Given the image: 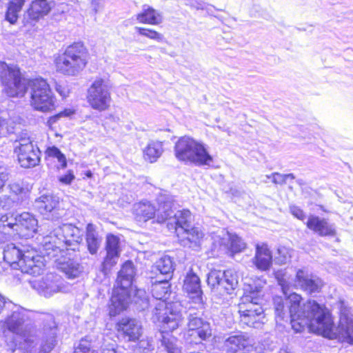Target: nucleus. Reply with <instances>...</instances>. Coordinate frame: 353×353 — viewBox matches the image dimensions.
Returning <instances> with one entry per match:
<instances>
[{"label":"nucleus","instance_id":"f257e3e1","mask_svg":"<svg viewBox=\"0 0 353 353\" xmlns=\"http://www.w3.org/2000/svg\"><path fill=\"white\" fill-rule=\"evenodd\" d=\"M275 277L285 295L274 298L276 320L290 319L292 329L301 332L305 329L322 335L329 339H338L341 342L353 344V314L351 308L343 301L337 303L339 310V323L334 327L331 314L327 309L314 300L302 303V296L295 292L288 294L290 283L283 270L275 272Z\"/></svg>","mask_w":353,"mask_h":353},{"label":"nucleus","instance_id":"f03ea898","mask_svg":"<svg viewBox=\"0 0 353 353\" xmlns=\"http://www.w3.org/2000/svg\"><path fill=\"white\" fill-rule=\"evenodd\" d=\"M0 81L3 91L10 97H22L30 88V105L36 110L49 112L54 109L55 101L49 84L43 79L29 81L23 77L14 65L0 62Z\"/></svg>","mask_w":353,"mask_h":353},{"label":"nucleus","instance_id":"7ed1b4c3","mask_svg":"<svg viewBox=\"0 0 353 353\" xmlns=\"http://www.w3.org/2000/svg\"><path fill=\"white\" fill-rule=\"evenodd\" d=\"M28 317L23 309H17L5 320L3 327L10 332L21 336L28 347H33L38 339L41 343L39 353H49L56 345L57 326L55 322L50 319L48 325H45L42 330L38 331L31 325H25Z\"/></svg>","mask_w":353,"mask_h":353},{"label":"nucleus","instance_id":"20e7f679","mask_svg":"<svg viewBox=\"0 0 353 353\" xmlns=\"http://www.w3.org/2000/svg\"><path fill=\"white\" fill-rule=\"evenodd\" d=\"M266 281L259 278L253 284H248L238 305V312L241 323L255 328L261 327L265 322L264 310L261 306L263 297V288Z\"/></svg>","mask_w":353,"mask_h":353},{"label":"nucleus","instance_id":"39448f33","mask_svg":"<svg viewBox=\"0 0 353 353\" xmlns=\"http://www.w3.org/2000/svg\"><path fill=\"white\" fill-rule=\"evenodd\" d=\"M83 231L72 224H63L43 237L41 253L49 258H57L64 252L63 246L76 247L82 241Z\"/></svg>","mask_w":353,"mask_h":353},{"label":"nucleus","instance_id":"423d86ee","mask_svg":"<svg viewBox=\"0 0 353 353\" xmlns=\"http://www.w3.org/2000/svg\"><path fill=\"white\" fill-rule=\"evenodd\" d=\"M176 159L185 164L210 165L213 162L207 145L202 141L190 136L180 137L174 148Z\"/></svg>","mask_w":353,"mask_h":353},{"label":"nucleus","instance_id":"0eeeda50","mask_svg":"<svg viewBox=\"0 0 353 353\" xmlns=\"http://www.w3.org/2000/svg\"><path fill=\"white\" fill-rule=\"evenodd\" d=\"M136 270L132 261H126L118 273L117 286L113 289L110 305V315L116 316L125 310L130 301L129 288L132 284Z\"/></svg>","mask_w":353,"mask_h":353},{"label":"nucleus","instance_id":"6e6552de","mask_svg":"<svg viewBox=\"0 0 353 353\" xmlns=\"http://www.w3.org/2000/svg\"><path fill=\"white\" fill-rule=\"evenodd\" d=\"M158 208L148 201H142L137 203L133 206V214L135 219L139 222H146L150 219L157 217L159 223H163L171 219L172 208L174 205V199L167 191H161L157 197Z\"/></svg>","mask_w":353,"mask_h":353},{"label":"nucleus","instance_id":"1a4fd4ad","mask_svg":"<svg viewBox=\"0 0 353 353\" xmlns=\"http://www.w3.org/2000/svg\"><path fill=\"white\" fill-rule=\"evenodd\" d=\"M89 58L88 50L80 42L66 48L56 59L58 72L68 76H77L85 68Z\"/></svg>","mask_w":353,"mask_h":353},{"label":"nucleus","instance_id":"9d476101","mask_svg":"<svg viewBox=\"0 0 353 353\" xmlns=\"http://www.w3.org/2000/svg\"><path fill=\"white\" fill-rule=\"evenodd\" d=\"M152 319L154 323H159L162 333H166L177 329L183 318L176 304L159 301L152 311Z\"/></svg>","mask_w":353,"mask_h":353},{"label":"nucleus","instance_id":"9b49d317","mask_svg":"<svg viewBox=\"0 0 353 353\" xmlns=\"http://www.w3.org/2000/svg\"><path fill=\"white\" fill-rule=\"evenodd\" d=\"M111 86L108 81L96 79L88 90V102L94 110L103 112L108 110L111 103Z\"/></svg>","mask_w":353,"mask_h":353},{"label":"nucleus","instance_id":"f8f14e48","mask_svg":"<svg viewBox=\"0 0 353 353\" xmlns=\"http://www.w3.org/2000/svg\"><path fill=\"white\" fill-rule=\"evenodd\" d=\"M207 281L213 290L216 289L231 294L238 286L239 276L237 272L232 269L223 272L213 270L209 272Z\"/></svg>","mask_w":353,"mask_h":353},{"label":"nucleus","instance_id":"ddd939ff","mask_svg":"<svg viewBox=\"0 0 353 353\" xmlns=\"http://www.w3.org/2000/svg\"><path fill=\"white\" fill-rule=\"evenodd\" d=\"M14 153L21 166L25 168L34 167L40 161V151L29 137H21L15 141Z\"/></svg>","mask_w":353,"mask_h":353},{"label":"nucleus","instance_id":"4468645a","mask_svg":"<svg viewBox=\"0 0 353 353\" xmlns=\"http://www.w3.org/2000/svg\"><path fill=\"white\" fill-rule=\"evenodd\" d=\"M187 335L194 339L198 337L200 340H205L211 336L210 324L204 321L192 307L189 308ZM192 341L198 343L196 340Z\"/></svg>","mask_w":353,"mask_h":353},{"label":"nucleus","instance_id":"2eb2a0df","mask_svg":"<svg viewBox=\"0 0 353 353\" xmlns=\"http://www.w3.org/2000/svg\"><path fill=\"white\" fill-rule=\"evenodd\" d=\"M253 349L252 340L244 333L228 336L223 342V353H250Z\"/></svg>","mask_w":353,"mask_h":353},{"label":"nucleus","instance_id":"dca6fc26","mask_svg":"<svg viewBox=\"0 0 353 353\" xmlns=\"http://www.w3.org/2000/svg\"><path fill=\"white\" fill-rule=\"evenodd\" d=\"M119 334L126 341L136 342L143 334L141 323L136 319L124 317L116 325Z\"/></svg>","mask_w":353,"mask_h":353},{"label":"nucleus","instance_id":"f3484780","mask_svg":"<svg viewBox=\"0 0 353 353\" xmlns=\"http://www.w3.org/2000/svg\"><path fill=\"white\" fill-rule=\"evenodd\" d=\"M32 287L39 294L46 297H50L62 290V280L60 276L50 273L41 279L34 280L32 282Z\"/></svg>","mask_w":353,"mask_h":353},{"label":"nucleus","instance_id":"a211bd4d","mask_svg":"<svg viewBox=\"0 0 353 353\" xmlns=\"http://www.w3.org/2000/svg\"><path fill=\"white\" fill-rule=\"evenodd\" d=\"M294 285L307 293L312 294L321 290L323 282L317 276L309 274L305 270L299 269L296 272Z\"/></svg>","mask_w":353,"mask_h":353},{"label":"nucleus","instance_id":"6ab92c4d","mask_svg":"<svg viewBox=\"0 0 353 353\" xmlns=\"http://www.w3.org/2000/svg\"><path fill=\"white\" fill-rule=\"evenodd\" d=\"M106 256L102 263L103 271L105 274L118 261L120 256L121 248L119 239L113 234H109L106 238Z\"/></svg>","mask_w":353,"mask_h":353},{"label":"nucleus","instance_id":"aec40b11","mask_svg":"<svg viewBox=\"0 0 353 353\" xmlns=\"http://www.w3.org/2000/svg\"><path fill=\"white\" fill-rule=\"evenodd\" d=\"M17 234L23 237L32 236L37 232L38 221L30 213L23 212L19 214Z\"/></svg>","mask_w":353,"mask_h":353},{"label":"nucleus","instance_id":"412c9836","mask_svg":"<svg viewBox=\"0 0 353 353\" xmlns=\"http://www.w3.org/2000/svg\"><path fill=\"white\" fill-rule=\"evenodd\" d=\"M252 261L256 268L261 271H267L270 268L272 263V255L266 244L256 245Z\"/></svg>","mask_w":353,"mask_h":353},{"label":"nucleus","instance_id":"4be33fe9","mask_svg":"<svg viewBox=\"0 0 353 353\" xmlns=\"http://www.w3.org/2000/svg\"><path fill=\"white\" fill-rule=\"evenodd\" d=\"M307 227L320 236H334L335 228L325 219L311 215L306 223Z\"/></svg>","mask_w":353,"mask_h":353},{"label":"nucleus","instance_id":"5701e85b","mask_svg":"<svg viewBox=\"0 0 353 353\" xmlns=\"http://www.w3.org/2000/svg\"><path fill=\"white\" fill-rule=\"evenodd\" d=\"M64 253L65 252L59 254L61 257L56 259L57 268L63 272L69 279H74L79 276L82 271L80 264L74 259L65 257L63 255Z\"/></svg>","mask_w":353,"mask_h":353},{"label":"nucleus","instance_id":"b1692460","mask_svg":"<svg viewBox=\"0 0 353 353\" xmlns=\"http://www.w3.org/2000/svg\"><path fill=\"white\" fill-rule=\"evenodd\" d=\"M50 10V7L46 0H35L25 15V20L27 23H31V21H36L40 17L47 14Z\"/></svg>","mask_w":353,"mask_h":353},{"label":"nucleus","instance_id":"393cba45","mask_svg":"<svg viewBox=\"0 0 353 353\" xmlns=\"http://www.w3.org/2000/svg\"><path fill=\"white\" fill-rule=\"evenodd\" d=\"M19 214L16 212L0 213V231L9 234H17Z\"/></svg>","mask_w":353,"mask_h":353},{"label":"nucleus","instance_id":"a878e982","mask_svg":"<svg viewBox=\"0 0 353 353\" xmlns=\"http://www.w3.org/2000/svg\"><path fill=\"white\" fill-rule=\"evenodd\" d=\"M136 19L141 23L159 25L163 21L161 14L148 5H143L141 12L136 16Z\"/></svg>","mask_w":353,"mask_h":353},{"label":"nucleus","instance_id":"bb28decb","mask_svg":"<svg viewBox=\"0 0 353 353\" xmlns=\"http://www.w3.org/2000/svg\"><path fill=\"white\" fill-rule=\"evenodd\" d=\"M183 288L187 292L196 294V301L199 303L200 307L202 308L203 301L201 296L200 279L199 276L192 271L188 272L185 276Z\"/></svg>","mask_w":353,"mask_h":353},{"label":"nucleus","instance_id":"cd10ccee","mask_svg":"<svg viewBox=\"0 0 353 353\" xmlns=\"http://www.w3.org/2000/svg\"><path fill=\"white\" fill-rule=\"evenodd\" d=\"M183 246L196 248L199 246L200 240L203 237V233L197 228H187L181 232L178 236Z\"/></svg>","mask_w":353,"mask_h":353},{"label":"nucleus","instance_id":"c85d7f7f","mask_svg":"<svg viewBox=\"0 0 353 353\" xmlns=\"http://www.w3.org/2000/svg\"><path fill=\"white\" fill-rule=\"evenodd\" d=\"M59 203L57 196L50 194H43L35 200L34 206L44 216L54 210Z\"/></svg>","mask_w":353,"mask_h":353},{"label":"nucleus","instance_id":"c756f323","mask_svg":"<svg viewBox=\"0 0 353 353\" xmlns=\"http://www.w3.org/2000/svg\"><path fill=\"white\" fill-rule=\"evenodd\" d=\"M41 257L36 254L34 250H23L22 256L20 261V268H24L25 271L30 274L35 273L40 266L37 263L40 261Z\"/></svg>","mask_w":353,"mask_h":353},{"label":"nucleus","instance_id":"7c9ffc66","mask_svg":"<svg viewBox=\"0 0 353 353\" xmlns=\"http://www.w3.org/2000/svg\"><path fill=\"white\" fill-rule=\"evenodd\" d=\"M221 244L224 245L232 253L240 252L246 247L245 243L240 237L229 232L224 234Z\"/></svg>","mask_w":353,"mask_h":353},{"label":"nucleus","instance_id":"2f4dec72","mask_svg":"<svg viewBox=\"0 0 353 353\" xmlns=\"http://www.w3.org/2000/svg\"><path fill=\"white\" fill-rule=\"evenodd\" d=\"M192 220L191 212L188 210L178 211L174 216L173 221L175 223V231L178 236L181 232L187 228H190Z\"/></svg>","mask_w":353,"mask_h":353},{"label":"nucleus","instance_id":"473e14b6","mask_svg":"<svg viewBox=\"0 0 353 353\" xmlns=\"http://www.w3.org/2000/svg\"><path fill=\"white\" fill-rule=\"evenodd\" d=\"M163 152V143L150 141L143 150L144 159L150 163L156 162Z\"/></svg>","mask_w":353,"mask_h":353},{"label":"nucleus","instance_id":"72a5a7b5","mask_svg":"<svg viewBox=\"0 0 353 353\" xmlns=\"http://www.w3.org/2000/svg\"><path fill=\"white\" fill-rule=\"evenodd\" d=\"M101 239L95 231V228L92 223H89L86 228V243L90 254L97 252L101 245Z\"/></svg>","mask_w":353,"mask_h":353},{"label":"nucleus","instance_id":"f704fd0d","mask_svg":"<svg viewBox=\"0 0 353 353\" xmlns=\"http://www.w3.org/2000/svg\"><path fill=\"white\" fill-rule=\"evenodd\" d=\"M170 292V285L167 279L160 281H155L151 288V292L154 298L159 301H165Z\"/></svg>","mask_w":353,"mask_h":353},{"label":"nucleus","instance_id":"c9c22d12","mask_svg":"<svg viewBox=\"0 0 353 353\" xmlns=\"http://www.w3.org/2000/svg\"><path fill=\"white\" fill-rule=\"evenodd\" d=\"M22 251L14 244L7 245L3 251V259L11 265H17L20 268Z\"/></svg>","mask_w":353,"mask_h":353},{"label":"nucleus","instance_id":"e433bc0d","mask_svg":"<svg viewBox=\"0 0 353 353\" xmlns=\"http://www.w3.org/2000/svg\"><path fill=\"white\" fill-rule=\"evenodd\" d=\"M25 0H11L8 6L6 19L11 24H14L18 19L19 13L24 5Z\"/></svg>","mask_w":353,"mask_h":353},{"label":"nucleus","instance_id":"4c0bfd02","mask_svg":"<svg viewBox=\"0 0 353 353\" xmlns=\"http://www.w3.org/2000/svg\"><path fill=\"white\" fill-rule=\"evenodd\" d=\"M154 268L161 274L166 275L168 278H171L174 270V262L170 256L165 255L156 262Z\"/></svg>","mask_w":353,"mask_h":353},{"label":"nucleus","instance_id":"58836bf2","mask_svg":"<svg viewBox=\"0 0 353 353\" xmlns=\"http://www.w3.org/2000/svg\"><path fill=\"white\" fill-rule=\"evenodd\" d=\"M46 154L49 157L56 159L59 163L58 168H65L67 166L65 156L61 150L55 146L50 147L46 150Z\"/></svg>","mask_w":353,"mask_h":353},{"label":"nucleus","instance_id":"ea45409f","mask_svg":"<svg viewBox=\"0 0 353 353\" xmlns=\"http://www.w3.org/2000/svg\"><path fill=\"white\" fill-rule=\"evenodd\" d=\"M176 339L168 334H162L161 345L168 353H180L181 351L176 345Z\"/></svg>","mask_w":353,"mask_h":353},{"label":"nucleus","instance_id":"a19ab883","mask_svg":"<svg viewBox=\"0 0 353 353\" xmlns=\"http://www.w3.org/2000/svg\"><path fill=\"white\" fill-rule=\"evenodd\" d=\"M21 203V199L16 196L11 194L0 196V206L5 210H9L14 206H17Z\"/></svg>","mask_w":353,"mask_h":353},{"label":"nucleus","instance_id":"79ce46f5","mask_svg":"<svg viewBox=\"0 0 353 353\" xmlns=\"http://www.w3.org/2000/svg\"><path fill=\"white\" fill-rule=\"evenodd\" d=\"M136 31L141 36L148 39L161 42L163 41V35L154 30L141 27H135Z\"/></svg>","mask_w":353,"mask_h":353},{"label":"nucleus","instance_id":"37998d69","mask_svg":"<svg viewBox=\"0 0 353 353\" xmlns=\"http://www.w3.org/2000/svg\"><path fill=\"white\" fill-rule=\"evenodd\" d=\"M277 254L278 255L275 257V261L279 264L288 263L292 257L291 250L285 247L279 248Z\"/></svg>","mask_w":353,"mask_h":353},{"label":"nucleus","instance_id":"c03bdc74","mask_svg":"<svg viewBox=\"0 0 353 353\" xmlns=\"http://www.w3.org/2000/svg\"><path fill=\"white\" fill-rule=\"evenodd\" d=\"M10 194L21 199V201L26 198V192L23 188L18 182H13L9 184Z\"/></svg>","mask_w":353,"mask_h":353},{"label":"nucleus","instance_id":"a18cd8bd","mask_svg":"<svg viewBox=\"0 0 353 353\" xmlns=\"http://www.w3.org/2000/svg\"><path fill=\"white\" fill-rule=\"evenodd\" d=\"M74 110L71 109L65 110L63 112H59V114L50 117L47 121V125L49 128H53L54 125L59 121V119L63 117H69L74 114Z\"/></svg>","mask_w":353,"mask_h":353},{"label":"nucleus","instance_id":"49530a36","mask_svg":"<svg viewBox=\"0 0 353 353\" xmlns=\"http://www.w3.org/2000/svg\"><path fill=\"white\" fill-rule=\"evenodd\" d=\"M265 177L272 179L274 184L283 185L286 183L285 174H282L279 172H274L270 175H265Z\"/></svg>","mask_w":353,"mask_h":353},{"label":"nucleus","instance_id":"de8ad7c7","mask_svg":"<svg viewBox=\"0 0 353 353\" xmlns=\"http://www.w3.org/2000/svg\"><path fill=\"white\" fill-rule=\"evenodd\" d=\"M8 180V172L4 167L0 166V191L2 190L5 183Z\"/></svg>","mask_w":353,"mask_h":353},{"label":"nucleus","instance_id":"09e8293b","mask_svg":"<svg viewBox=\"0 0 353 353\" xmlns=\"http://www.w3.org/2000/svg\"><path fill=\"white\" fill-rule=\"evenodd\" d=\"M290 212L298 219L303 220L305 219V214L303 211L296 205L290 206Z\"/></svg>","mask_w":353,"mask_h":353},{"label":"nucleus","instance_id":"8fccbe9b","mask_svg":"<svg viewBox=\"0 0 353 353\" xmlns=\"http://www.w3.org/2000/svg\"><path fill=\"white\" fill-rule=\"evenodd\" d=\"M90 349V344L86 340H81L79 346L75 350H79L80 353H89Z\"/></svg>","mask_w":353,"mask_h":353},{"label":"nucleus","instance_id":"3c124183","mask_svg":"<svg viewBox=\"0 0 353 353\" xmlns=\"http://www.w3.org/2000/svg\"><path fill=\"white\" fill-rule=\"evenodd\" d=\"M74 176L72 171H68V172L59 177V180L61 183H64L65 185L70 184L72 181L74 180Z\"/></svg>","mask_w":353,"mask_h":353},{"label":"nucleus","instance_id":"603ef678","mask_svg":"<svg viewBox=\"0 0 353 353\" xmlns=\"http://www.w3.org/2000/svg\"><path fill=\"white\" fill-rule=\"evenodd\" d=\"M56 91L63 97H66L68 94V90L61 85L57 84L55 87Z\"/></svg>","mask_w":353,"mask_h":353},{"label":"nucleus","instance_id":"864d4df0","mask_svg":"<svg viewBox=\"0 0 353 353\" xmlns=\"http://www.w3.org/2000/svg\"><path fill=\"white\" fill-rule=\"evenodd\" d=\"M8 132L7 122L0 118V134H5Z\"/></svg>","mask_w":353,"mask_h":353},{"label":"nucleus","instance_id":"5fc2aeb1","mask_svg":"<svg viewBox=\"0 0 353 353\" xmlns=\"http://www.w3.org/2000/svg\"><path fill=\"white\" fill-rule=\"evenodd\" d=\"M101 353H117L114 348V344L112 343L104 346L102 348Z\"/></svg>","mask_w":353,"mask_h":353},{"label":"nucleus","instance_id":"6e6d98bb","mask_svg":"<svg viewBox=\"0 0 353 353\" xmlns=\"http://www.w3.org/2000/svg\"><path fill=\"white\" fill-rule=\"evenodd\" d=\"M285 178H286V181H287L288 179H294L295 176L293 174H285Z\"/></svg>","mask_w":353,"mask_h":353},{"label":"nucleus","instance_id":"4d7b16f0","mask_svg":"<svg viewBox=\"0 0 353 353\" xmlns=\"http://www.w3.org/2000/svg\"><path fill=\"white\" fill-rule=\"evenodd\" d=\"M137 294H142L143 292L141 290H137Z\"/></svg>","mask_w":353,"mask_h":353},{"label":"nucleus","instance_id":"13d9d810","mask_svg":"<svg viewBox=\"0 0 353 353\" xmlns=\"http://www.w3.org/2000/svg\"><path fill=\"white\" fill-rule=\"evenodd\" d=\"M92 3L93 4H98L99 3L98 0H92Z\"/></svg>","mask_w":353,"mask_h":353},{"label":"nucleus","instance_id":"bf43d9fd","mask_svg":"<svg viewBox=\"0 0 353 353\" xmlns=\"http://www.w3.org/2000/svg\"><path fill=\"white\" fill-rule=\"evenodd\" d=\"M74 353H80V352L79 350H74ZM93 353V352H92Z\"/></svg>","mask_w":353,"mask_h":353},{"label":"nucleus","instance_id":"052dcab7","mask_svg":"<svg viewBox=\"0 0 353 353\" xmlns=\"http://www.w3.org/2000/svg\"><path fill=\"white\" fill-rule=\"evenodd\" d=\"M268 179H269L266 178V180H264L263 181H264L265 183H268Z\"/></svg>","mask_w":353,"mask_h":353},{"label":"nucleus","instance_id":"680f3d73","mask_svg":"<svg viewBox=\"0 0 353 353\" xmlns=\"http://www.w3.org/2000/svg\"><path fill=\"white\" fill-rule=\"evenodd\" d=\"M87 176H91V173H90V172L88 173V174H87Z\"/></svg>","mask_w":353,"mask_h":353}]
</instances>
